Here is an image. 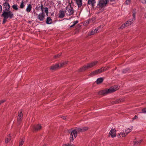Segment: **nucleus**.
Here are the masks:
<instances>
[{"label": "nucleus", "mask_w": 146, "mask_h": 146, "mask_svg": "<svg viewBox=\"0 0 146 146\" xmlns=\"http://www.w3.org/2000/svg\"><path fill=\"white\" fill-rule=\"evenodd\" d=\"M68 62V61H62L60 63V67L61 68L64 66L66 65L67 64Z\"/></svg>", "instance_id": "24"}, {"label": "nucleus", "mask_w": 146, "mask_h": 146, "mask_svg": "<svg viewBox=\"0 0 146 146\" xmlns=\"http://www.w3.org/2000/svg\"><path fill=\"white\" fill-rule=\"evenodd\" d=\"M6 18L5 17H3V24L5 23L6 22V21H7V19L6 18Z\"/></svg>", "instance_id": "40"}, {"label": "nucleus", "mask_w": 146, "mask_h": 146, "mask_svg": "<svg viewBox=\"0 0 146 146\" xmlns=\"http://www.w3.org/2000/svg\"><path fill=\"white\" fill-rule=\"evenodd\" d=\"M96 3L95 0H88V3L92 7H94Z\"/></svg>", "instance_id": "12"}, {"label": "nucleus", "mask_w": 146, "mask_h": 146, "mask_svg": "<svg viewBox=\"0 0 146 146\" xmlns=\"http://www.w3.org/2000/svg\"><path fill=\"white\" fill-rule=\"evenodd\" d=\"M60 65L58 64H56L52 66L50 68V69L55 70L58 68H60Z\"/></svg>", "instance_id": "15"}, {"label": "nucleus", "mask_w": 146, "mask_h": 146, "mask_svg": "<svg viewBox=\"0 0 146 146\" xmlns=\"http://www.w3.org/2000/svg\"><path fill=\"white\" fill-rule=\"evenodd\" d=\"M3 5L5 11H9L10 8V5L9 4L5 2L3 4Z\"/></svg>", "instance_id": "11"}, {"label": "nucleus", "mask_w": 146, "mask_h": 146, "mask_svg": "<svg viewBox=\"0 0 146 146\" xmlns=\"http://www.w3.org/2000/svg\"><path fill=\"white\" fill-rule=\"evenodd\" d=\"M141 3L143 4L146 3V0H140Z\"/></svg>", "instance_id": "43"}, {"label": "nucleus", "mask_w": 146, "mask_h": 146, "mask_svg": "<svg viewBox=\"0 0 146 146\" xmlns=\"http://www.w3.org/2000/svg\"><path fill=\"white\" fill-rule=\"evenodd\" d=\"M125 25V23H124L123 25L121 27H120L119 28V29H123V28H124L125 27H126V26Z\"/></svg>", "instance_id": "39"}, {"label": "nucleus", "mask_w": 146, "mask_h": 146, "mask_svg": "<svg viewBox=\"0 0 146 146\" xmlns=\"http://www.w3.org/2000/svg\"><path fill=\"white\" fill-rule=\"evenodd\" d=\"M135 13H133V18L130 19L129 21L126 22L125 23V25L126 27L129 26V25H131L133 22L135 20Z\"/></svg>", "instance_id": "7"}, {"label": "nucleus", "mask_w": 146, "mask_h": 146, "mask_svg": "<svg viewBox=\"0 0 146 146\" xmlns=\"http://www.w3.org/2000/svg\"><path fill=\"white\" fill-rule=\"evenodd\" d=\"M82 129L83 131L84 132V131H86L87 130H88V128L87 127H82Z\"/></svg>", "instance_id": "36"}, {"label": "nucleus", "mask_w": 146, "mask_h": 146, "mask_svg": "<svg viewBox=\"0 0 146 146\" xmlns=\"http://www.w3.org/2000/svg\"><path fill=\"white\" fill-rule=\"evenodd\" d=\"M129 70V69L128 68H126V69H123V73H125L127 71Z\"/></svg>", "instance_id": "42"}, {"label": "nucleus", "mask_w": 146, "mask_h": 146, "mask_svg": "<svg viewBox=\"0 0 146 146\" xmlns=\"http://www.w3.org/2000/svg\"><path fill=\"white\" fill-rule=\"evenodd\" d=\"M77 131L79 132H83L82 128H77L76 130V129L73 130L72 131L70 136V141H72L76 137L77 135Z\"/></svg>", "instance_id": "2"}, {"label": "nucleus", "mask_w": 146, "mask_h": 146, "mask_svg": "<svg viewBox=\"0 0 146 146\" xmlns=\"http://www.w3.org/2000/svg\"><path fill=\"white\" fill-rule=\"evenodd\" d=\"M98 63V61H95L87 64L86 65L84 66L80 69V71H84L86 69L91 68L95 66Z\"/></svg>", "instance_id": "3"}, {"label": "nucleus", "mask_w": 146, "mask_h": 146, "mask_svg": "<svg viewBox=\"0 0 146 146\" xmlns=\"http://www.w3.org/2000/svg\"><path fill=\"white\" fill-rule=\"evenodd\" d=\"M61 55V54H58V55H55L54 56V58H57L58 57H59V56H60Z\"/></svg>", "instance_id": "41"}, {"label": "nucleus", "mask_w": 146, "mask_h": 146, "mask_svg": "<svg viewBox=\"0 0 146 146\" xmlns=\"http://www.w3.org/2000/svg\"><path fill=\"white\" fill-rule=\"evenodd\" d=\"M104 80L103 78H98L96 81V82L97 84H99L101 83Z\"/></svg>", "instance_id": "22"}, {"label": "nucleus", "mask_w": 146, "mask_h": 146, "mask_svg": "<svg viewBox=\"0 0 146 146\" xmlns=\"http://www.w3.org/2000/svg\"><path fill=\"white\" fill-rule=\"evenodd\" d=\"M2 10V7L1 5H0V13H1Z\"/></svg>", "instance_id": "50"}, {"label": "nucleus", "mask_w": 146, "mask_h": 146, "mask_svg": "<svg viewBox=\"0 0 146 146\" xmlns=\"http://www.w3.org/2000/svg\"><path fill=\"white\" fill-rule=\"evenodd\" d=\"M24 2H23V1L20 5V7L21 9H23L24 7Z\"/></svg>", "instance_id": "29"}, {"label": "nucleus", "mask_w": 146, "mask_h": 146, "mask_svg": "<svg viewBox=\"0 0 146 146\" xmlns=\"http://www.w3.org/2000/svg\"><path fill=\"white\" fill-rule=\"evenodd\" d=\"M131 1V0H126L125 2V4L126 5L130 4Z\"/></svg>", "instance_id": "31"}, {"label": "nucleus", "mask_w": 146, "mask_h": 146, "mask_svg": "<svg viewBox=\"0 0 146 146\" xmlns=\"http://www.w3.org/2000/svg\"><path fill=\"white\" fill-rule=\"evenodd\" d=\"M78 21H74L73 23V24L75 25H76L78 23Z\"/></svg>", "instance_id": "45"}, {"label": "nucleus", "mask_w": 146, "mask_h": 146, "mask_svg": "<svg viewBox=\"0 0 146 146\" xmlns=\"http://www.w3.org/2000/svg\"><path fill=\"white\" fill-rule=\"evenodd\" d=\"M142 141V139H137L133 141L134 145H140Z\"/></svg>", "instance_id": "16"}, {"label": "nucleus", "mask_w": 146, "mask_h": 146, "mask_svg": "<svg viewBox=\"0 0 146 146\" xmlns=\"http://www.w3.org/2000/svg\"><path fill=\"white\" fill-rule=\"evenodd\" d=\"M115 0H110V1H114ZM109 1V0H108V1Z\"/></svg>", "instance_id": "53"}, {"label": "nucleus", "mask_w": 146, "mask_h": 146, "mask_svg": "<svg viewBox=\"0 0 146 146\" xmlns=\"http://www.w3.org/2000/svg\"><path fill=\"white\" fill-rule=\"evenodd\" d=\"M12 7L13 9L17 11L18 10V5L17 4H14L12 6Z\"/></svg>", "instance_id": "26"}, {"label": "nucleus", "mask_w": 146, "mask_h": 146, "mask_svg": "<svg viewBox=\"0 0 146 146\" xmlns=\"http://www.w3.org/2000/svg\"><path fill=\"white\" fill-rule=\"evenodd\" d=\"M5 101V100H3L0 101V105L1 104L4 103Z\"/></svg>", "instance_id": "47"}, {"label": "nucleus", "mask_w": 146, "mask_h": 146, "mask_svg": "<svg viewBox=\"0 0 146 146\" xmlns=\"http://www.w3.org/2000/svg\"><path fill=\"white\" fill-rule=\"evenodd\" d=\"M95 20L94 18H93L91 19H89L88 20H86L85 22V24L86 25H88L90 23H90L93 22V21Z\"/></svg>", "instance_id": "20"}, {"label": "nucleus", "mask_w": 146, "mask_h": 146, "mask_svg": "<svg viewBox=\"0 0 146 146\" xmlns=\"http://www.w3.org/2000/svg\"><path fill=\"white\" fill-rule=\"evenodd\" d=\"M104 25H100V26H99V27H98L97 28H98V30H99V29H100V28H101V27H102V28H103V27H104Z\"/></svg>", "instance_id": "46"}, {"label": "nucleus", "mask_w": 146, "mask_h": 146, "mask_svg": "<svg viewBox=\"0 0 146 146\" xmlns=\"http://www.w3.org/2000/svg\"><path fill=\"white\" fill-rule=\"evenodd\" d=\"M52 20L50 17H47L46 21V23L48 24H50L52 23Z\"/></svg>", "instance_id": "21"}, {"label": "nucleus", "mask_w": 146, "mask_h": 146, "mask_svg": "<svg viewBox=\"0 0 146 146\" xmlns=\"http://www.w3.org/2000/svg\"><path fill=\"white\" fill-rule=\"evenodd\" d=\"M142 112H141L142 113H146V108H143L141 110Z\"/></svg>", "instance_id": "34"}, {"label": "nucleus", "mask_w": 146, "mask_h": 146, "mask_svg": "<svg viewBox=\"0 0 146 146\" xmlns=\"http://www.w3.org/2000/svg\"><path fill=\"white\" fill-rule=\"evenodd\" d=\"M137 116L136 115H135L134 117L133 118V120H135V119H137Z\"/></svg>", "instance_id": "48"}, {"label": "nucleus", "mask_w": 146, "mask_h": 146, "mask_svg": "<svg viewBox=\"0 0 146 146\" xmlns=\"http://www.w3.org/2000/svg\"><path fill=\"white\" fill-rule=\"evenodd\" d=\"M74 25L73 24L72 25H71L70 26V27H73L74 26Z\"/></svg>", "instance_id": "52"}, {"label": "nucleus", "mask_w": 146, "mask_h": 146, "mask_svg": "<svg viewBox=\"0 0 146 146\" xmlns=\"http://www.w3.org/2000/svg\"><path fill=\"white\" fill-rule=\"evenodd\" d=\"M41 126L40 125L38 124L36 125L34 127V129L35 130H38L41 129Z\"/></svg>", "instance_id": "23"}, {"label": "nucleus", "mask_w": 146, "mask_h": 146, "mask_svg": "<svg viewBox=\"0 0 146 146\" xmlns=\"http://www.w3.org/2000/svg\"><path fill=\"white\" fill-rule=\"evenodd\" d=\"M18 115H20L21 116H22L23 114L22 113V111H20L19 112V114Z\"/></svg>", "instance_id": "44"}, {"label": "nucleus", "mask_w": 146, "mask_h": 146, "mask_svg": "<svg viewBox=\"0 0 146 146\" xmlns=\"http://www.w3.org/2000/svg\"><path fill=\"white\" fill-rule=\"evenodd\" d=\"M65 11L66 15L68 16H70L73 15L74 13L73 9L71 7V5H68L66 7Z\"/></svg>", "instance_id": "5"}, {"label": "nucleus", "mask_w": 146, "mask_h": 146, "mask_svg": "<svg viewBox=\"0 0 146 146\" xmlns=\"http://www.w3.org/2000/svg\"><path fill=\"white\" fill-rule=\"evenodd\" d=\"M98 72L97 70H96L91 73L89 75L91 76H92L98 74Z\"/></svg>", "instance_id": "27"}, {"label": "nucleus", "mask_w": 146, "mask_h": 146, "mask_svg": "<svg viewBox=\"0 0 146 146\" xmlns=\"http://www.w3.org/2000/svg\"><path fill=\"white\" fill-rule=\"evenodd\" d=\"M108 2V0H100L97 5L98 7L102 8L106 6Z\"/></svg>", "instance_id": "6"}, {"label": "nucleus", "mask_w": 146, "mask_h": 146, "mask_svg": "<svg viewBox=\"0 0 146 146\" xmlns=\"http://www.w3.org/2000/svg\"><path fill=\"white\" fill-rule=\"evenodd\" d=\"M61 118H62V119H66V117L64 116H62L61 117Z\"/></svg>", "instance_id": "51"}, {"label": "nucleus", "mask_w": 146, "mask_h": 146, "mask_svg": "<svg viewBox=\"0 0 146 146\" xmlns=\"http://www.w3.org/2000/svg\"><path fill=\"white\" fill-rule=\"evenodd\" d=\"M109 134L112 138L115 137L116 136V133L115 130L114 129H111L110 131Z\"/></svg>", "instance_id": "10"}, {"label": "nucleus", "mask_w": 146, "mask_h": 146, "mask_svg": "<svg viewBox=\"0 0 146 146\" xmlns=\"http://www.w3.org/2000/svg\"><path fill=\"white\" fill-rule=\"evenodd\" d=\"M11 140V138L10 137H7L5 141V143H7Z\"/></svg>", "instance_id": "30"}, {"label": "nucleus", "mask_w": 146, "mask_h": 146, "mask_svg": "<svg viewBox=\"0 0 146 146\" xmlns=\"http://www.w3.org/2000/svg\"><path fill=\"white\" fill-rule=\"evenodd\" d=\"M45 16L44 12H41L37 15V18L40 21H42L44 20Z\"/></svg>", "instance_id": "8"}, {"label": "nucleus", "mask_w": 146, "mask_h": 146, "mask_svg": "<svg viewBox=\"0 0 146 146\" xmlns=\"http://www.w3.org/2000/svg\"><path fill=\"white\" fill-rule=\"evenodd\" d=\"M133 128L132 126H131L128 128H127L125 130V132L126 134L127 135L128 133L130 132Z\"/></svg>", "instance_id": "13"}, {"label": "nucleus", "mask_w": 146, "mask_h": 146, "mask_svg": "<svg viewBox=\"0 0 146 146\" xmlns=\"http://www.w3.org/2000/svg\"><path fill=\"white\" fill-rule=\"evenodd\" d=\"M65 16V12L62 10H60L59 13V17L62 18Z\"/></svg>", "instance_id": "14"}, {"label": "nucleus", "mask_w": 146, "mask_h": 146, "mask_svg": "<svg viewBox=\"0 0 146 146\" xmlns=\"http://www.w3.org/2000/svg\"><path fill=\"white\" fill-rule=\"evenodd\" d=\"M62 146H74V145L72 144L66 143L63 144Z\"/></svg>", "instance_id": "32"}, {"label": "nucleus", "mask_w": 146, "mask_h": 146, "mask_svg": "<svg viewBox=\"0 0 146 146\" xmlns=\"http://www.w3.org/2000/svg\"><path fill=\"white\" fill-rule=\"evenodd\" d=\"M95 33L94 31L92 30L88 33L89 35H94Z\"/></svg>", "instance_id": "35"}, {"label": "nucleus", "mask_w": 146, "mask_h": 146, "mask_svg": "<svg viewBox=\"0 0 146 146\" xmlns=\"http://www.w3.org/2000/svg\"><path fill=\"white\" fill-rule=\"evenodd\" d=\"M127 135V134H126L125 132L124 131H123V132H121L119 133L118 134L117 136L120 137H125Z\"/></svg>", "instance_id": "17"}, {"label": "nucleus", "mask_w": 146, "mask_h": 146, "mask_svg": "<svg viewBox=\"0 0 146 146\" xmlns=\"http://www.w3.org/2000/svg\"><path fill=\"white\" fill-rule=\"evenodd\" d=\"M13 16V14L11 11H3L1 15V17H6L5 18L8 19H11Z\"/></svg>", "instance_id": "4"}, {"label": "nucleus", "mask_w": 146, "mask_h": 146, "mask_svg": "<svg viewBox=\"0 0 146 146\" xmlns=\"http://www.w3.org/2000/svg\"><path fill=\"white\" fill-rule=\"evenodd\" d=\"M124 101L123 99H117L116 101L113 102V103L114 104H117L120 102H122Z\"/></svg>", "instance_id": "25"}, {"label": "nucleus", "mask_w": 146, "mask_h": 146, "mask_svg": "<svg viewBox=\"0 0 146 146\" xmlns=\"http://www.w3.org/2000/svg\"><path fill=\"white\" fill-rule=\"evenodd\" d=\"M20 115H18V116L17 120L19 121H20L21 120L22 117V116H20Z\"/></svg>", "instance_id": "37"}, {"label": "nucleus", "mask_w": 146, "mask_h": 146, "mask_svg": "<svg viewBox=\"0 0 146 146\" xmlns=\"http://www.w3.org/2000/svg\"><path fill=\"white\" fill-rule=\"evenodd\" d=\"M32 6L30 4H29L26 8V11L28 13H29L31 12V11L32 9Z\"/></svg>", "instance_id": "18"}, {"label": "nucleus", "mask_w": 146, "mask_h": 146, "mask_svg": "<svg viewBox=\"0 0 146 146\" xmlns=\"http://www.w3.org/2000/svg\"><path fill=\"white\" fill-rule=\"evenodd\" d=\"M102 68H103V69L104 70H103V71L104 72V71H106V70H107L108 69V68H109V67H102Z\"/></svg>", "instance_id": "38"}, {"label": "nucleus", "mask_w": 146, "mask_h": 146, "mask_svg": "<svg viewBox=\"0 0 146 146\" xmlns=\"http://www.w3.org/2000/svg\"><path fill=\"white\" fill-rule=\"evenodd\" d=\"M75 1L78 7H81L82 5V0H75Z\"/></svg>", "instance_id": "19"}, {"label": "nucleus", "mask_w": 146, "mask_h": 146, "mask_svg": "<svg viewBox=\"0 0 146 146\" xmlns=\"http://www.w3.org/2000/svg\"><path fill=\"white\" fill-rule=\"evenodd\" d=\"M24 139H21L19 142V146H21L23 144L24 142Z\"/></svg>", "instance_id": "28"}, {"label": "nucleus", "mask_w": 146, "mask_h": 146, "mask_svg": "<svg viewBox=\"0 0 146 146\" xmlns=\"http://www.w3.org/2000/svg\"><path fill=\"white\" fill-rule=\"evenodd\" d=\"M98 29L97 28L96 29H95L94 31L95 33H96L97 32V31H98Z\"/></svg>", "instance_id": "49"}, {"label": "nucleus", "mask_w": 146, "mask_h": 146, "mask_svg": "<svg viewBox=\"0 0 146 146\" xmlns=\"http://www.w3.org/2000/svg\"><path fill=\"white\" fill-rule=\"evenodd\" d=\"M41 9L42 12H44L47 16L48 14V9L47 7H44L43 5L42 4L40 5Z\"/></svg>", "instance_id": "9"}, {"label": "nucleus", "mask_w": 146, "mask_h": 146, "mask_svg": "<svg viewBox=\"0 0 146 146\" xmlns=\"http://www.w3.org/2000/svg\"><path fill=\"white\" fill-rule=\"evenodd\" d=\"M119 88V86H114L108 89H106L100 91L98 92V94L100 95H104L106 94L111 93L115 92Z\"/></svg>", "instance_id": "1"}, {"label": "nucleus", "mask_w": 146, "mask_h": 146, "mask_svg": "<svg viewBox=\"0 0 146 146\" xmlns=\"http://www.w3.org/2000/svg\"><path fill=\"white\" fill-rule=\"evenodd\" d=\"M103 70H104L103 69V68H101V69H98L96 70L98 74L99 73H101L103 72Z\"/></svg>", "instance_id": "33"}]
</instances>
